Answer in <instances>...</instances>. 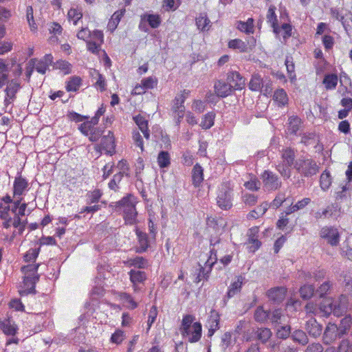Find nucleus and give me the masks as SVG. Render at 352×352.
<instances>
[{
    "label": "nucleus",
    "mask_w": 352,
    "mask_h": 352,
    "mask_svg": "<svg viewBox=\"0 0 352 352\" xmlns=\"http://www.w3.org/2000/svg\"><path fill=\"white\" fill-rule=\"evenodd\" d=\"M268 204L267 203H263L260 206H257L255 209L251 210L247 215L248 219H258L263 216L267 210Z\"/></svg>",
    "instance_id": "nucleus-35"
},
{
    "label": "nucleus",
    "mask_w": 352,
    "mask_h": 352,
    "mask_svg": "<svg viewBox=\"0 0 352 352\" xmlns=\"http://www.w3.org/2000/svg\"><path fill=\"white\" fill-rule=\"evenodd\" d=\"M333 287V283L330 280H326L316 289V293L320 297H323L328 294L331 288Z\"/></svg>",
    "instance_id": "nucleus-53"
},
{
    "label": "nucleus",
    "mask_w": 352,
    "mask_h": 352,
    "mask_svg": "<svg viewBox=\"0 0 352 352\" xmlns=\"http://www.w3.org/2000/svg\"><path fill=\"white\" fill-rule=\"evenodd\" d=\"M204 180V168L197 163L192 170V182L195 187H199Z\"/></svg>",
    "instance_id": "nucleus-24"
},
{
    "label": "nucleus",
    "mask_w": 352,
    "mask_h": 352,
    "mask_svg": "<svg viewBox=\"0 0 352 352\" xmlns=\"http://www.w3.org/2000/svg\"><path fill=\"white\" fill-rule=\"evenodd\" d=\"M291 334V327L289 325L281 326L277 329L276 336L278 338L285 340Z\"/></svg>",
    "instance_id": "nucleus-60"
},
{
    "label": "nucleus",
    "mask_w": 352,
    "mask_h": 352,
    "mask_svg": "<svg viewBox=\"0 0 352 352\" xmlns=\"http://www.w3.org/2000/svg\"><path fill=\"white\" fill-rule=\"evenodd\" d=\"M9 72L10 64L6 59L0 58V89L8 82Z\"/></svg>",
    "instance_id": "nucleus-26"
},
{
    "label": "nucleus",
    "mask_w": 352,
    "mask_h": 352,
    "mask_svg": "<svg viewBox=\"0 0 352 352\" xmlns=\"http://www.w3.org/2000/svg\"><path fill=\"white\" fill-rule=\"evenodd\" d=\"M54 68L61 70L65 74H68L72 72V65L71 64L63 60H57L54 63Z\"/></svg>",
    "instance_id": "nucleus-54"
},
{
    "label": "nucleus",
    "mask_w": 352,
    "mask_h": 352,
    "mask_svg": "<svg viewBox=\"0 0 352 352\" xmlns=\"http://www.w3.org/2000/svg\"><path fill=\"white\" fill-rule=\"evenodd\" d=\"M348 297L345 294L340 295L336 300H325L320 305V309L326 315L333 313L335 316H339L345 312L348 307Z\"/></svg>",
    "instance_id": "nucleus-3"
},
{
    "label": "nucleus",
    "mask_w": 352,
    "mask_h": 352,
    "mask_svg": "<svg viewBox=\"0 0 352 352\" xmlns=\"http://www.w3.org/2000/svg\"><path fill=\"white\" fill-rule=\"evenodd\" d=\"M153 140L159 144L161 148L168 149L170 147V140L168 135L160 128L153 129Z\"/></svg>",
    "instance_id": "nucleus-15"
},
{
    "label": "nucleus",
    "mask_w": 352,
    "mask_h": 352,
    "mask_svg": "<svg viewBox=\"0 0 352 352\" xmlns=\"http://www.w3.org/2000/svg\"><path fill=\"white\" fill-rule=\"evenodd\" d=\"M330 14L331 16L336 20H338L341 22L343 28H344L346 32H349L350 30H351V27L349 25V20L352 21V13L349 12L348 14H346L345 15H342L340 12L338 8H331L330 9Z\"/></svg>",
    "instance_id": "nucleus-13"
},
{
    "label": "nucleus",
    "mask_w": 352,
    "mask_h": 352,
    "mask_svg": "<svg viewBox=\"0 0 352 352\" xmlns=\"http://www.w3.org/2000/svg\"><path fill=\"white\" fill-rule=\"evenodd\" d=\"M299 292L302 299L308 300L313 296L315 288L313 285H305L300 287Z\"/></svg>",
    "instance_id": "nucleus-49"
},
{
    "label": "nucleus",
    "mask_w": 352,
    "mask_h": 352,
    "mask_svg": "<svg viewBox=\"0 0 352 352\" xmlns=\"http://www.w3.org/2000/svg\"><path fill=\"white\" fill-rule=\"evenodd\" d=\"M135 234L137 235L138 245L135 248V252H145L149 248V240L148 234L141 231L138 228H135Z\"/></svg>",
    "instance_id": "nucleus-16"
},
{
    "label": "nucleus",
    "mask_w": 352,
    "mask_h": 352,
    "mask_svg": "<svg viewBox=\"0 0 352 352\" xmlns=\"http://www.w3.org/2000/svg\"><path fill=\"white\" fill-rule=\"evenodd\" d=\"M124 263L129 267L138 269H146L148 266V261L142 256L129 258Z\"/></svg>",
    "instance_id": "nucleus-31"
},
{
    "label": "nucleus",
    "mask_w": 352,
    "mask_h": 352,
    "mask_svg": "<svg viewBox=\"0 0 352 352\" xmlns=\"http://www.w3.org/2000/svg\"><path fill=\"white\" fill-rule=\"evenodd\" d=\"M282 316H283L280 309H275L272 312L269 311L268 320L272 324L279 323Z\"/></svg>",
    "instance_id": "nucleus-57"
},
{
    "label": "nucleus",
    "mask_w": 352,
    "mask_h": 352,
    "mask_svg": "<svg viewBox=\"0 0 352 352\" xmlns=\"http://www.w3.org/2000/svg\"><path fill=\"white\" fill-rule=\"evenodd\" d=\"M220 242V239H211L210 241L211 247L210 250V256L208 257V260L205 262L204 265H201L200 263H198L199 267L197 270V274H200L201 278H203V280H208L210 273L212 270V267L217 261V249L216 248L219 246Z\"/></svg>",
    "instance_id": "nucleus-2"
},
{
    "label": "nucleus",
    "mask_w": 352,
    "mask_h": 352,
    "mask_svg": "<svg viewBox=\"0 0 352 352\" xmlns=\"http://www.w3.org/2000/svg\"><path fill=\"white\" fill-rule=\"evenodd\" d=\"M214 91L216 96L221 98L231 96L235 91L232 87V83L228 82L226 80H217L214 83Z\"/></svg>",
    "instance_id": "nucleus-7"
},
{
    "label": "nucleus",
    "mask_w": 352,
    "mask_h": 352,
    "mask_svg": "<svg viewBox=\"0 0 352 352\" xmlns=\"http://www.w3.org/2000/svg\"><path fill=\"white\" fill-rule=\"evenodd\" d=\"M291 166H288L287 164L283 163L277 165L276 169L283 177L289 179L292 175V171L290 169Z\"/></svg>",
    "instance_id": "nucleus-56"
},
{
    "label": "nucleus",
    "mask_w": 352,
    "mask_h": 352,
    "mask_svg": "<svg viewBox=\"0 0 352 352\" xmlns=\"http://www.w3.org/2000/svg\"><path fill=\"white\" fill-rule=\"evenodd\" d=\"M210 21L206 13H201L196 18V25L198 29L202 31L208 30L210 28Z\"/></svg>",
    "instance_id": "nucleus-36"
},
{
    "label": "nucleus",
    "mask_w": 352,
    "mask_h": 352,
    "mask_svg": "<svg viewBox=\"0 0 352 352\" xmlns=\"http://www.w3.org/2000/svg\"><path fill=\"white\" fill-rule=\"evenodd\" d=\"M82 83V79L78 76H72L68 80L66 85L67 91H77Z\"/></svg>",
    "instance_id": "nucleus-41"
},
{
    "label": "nucleus",
    "mask_w": 352,
    "mask_h": 352,
    "mask_svg": "<svg viewBox=\"0 0 352 352\" xmlns=\"http://www.w3.org/2000/svg\"><path fill=\"white\" fill-rule=\"evenodd\" d=\"M228 47L231 49L238 50L240 52H248V45L241 39H232L229 41Z\"/></svg>",
    "instance_id": "nucleus-38"
},
{
    "label": "nucleus",
    "mask_w": 352,
    "mask_h": 352,
    "mask_svg": "<svg viewBox=\"0 0 352 352\" xmlns=\"http://www.w3.org/2000/svg\"><path fill=\"white\" fill-rule=\"evenodd\" d=\"M190 91L184 89L179 95L175 96L173 100V110L177 113L178 119L183 118L184 115L185 107L184 104L186 98L189 96Z\"/></svg>",
    "instance_id": "nucleus-9"
},
{
    "label": "nucleus",
    "mask_w": 352,
    "mask_h": 352,
    "mask_svg": "<svg viewBox=\"0 0 352 352\" xmlns=\"http://www.w3.org/2000/svg\"><path fill=\"white\" fill-rule=\"evenodd\" d=\"M276 7L274 6H270L267 14V22L271 24V26L273 28V31L275 34H278L280 32V28L278 25V20L277 16L275 13Z\"/></svg>",
    "instance_id": "nucleus-28"
},
{
    "label": "nucleus",
    "mask_w": 352,
    "mask_h": 352,
    "mask_svg": "<svg viewBox=\"0 0 352 352\" xmlns=\"http://www.w3.org/2000/svg\"><path fill=\"white\" fill-rule=\"evenodd\" d=\"M226 80L228 82L232 83V87L234 90H241L245 84L244 77L236 71L229 72Z\"/></svg>",
    "instance_id": "nucleus-14"
},
{
    "label": "nucleus",
    "mask_w": 352,
    "mask_h": 352,
    "mask_svg": "<svg viewBox=\"0 0 352 352\" xmlns=\"http://www.w3.org/2000/svg\"><path fill=\"white\" fill-rule=\"evenodd\" d=\"M237 28L241 32L247 34L252 33L254 31V20L252 18H249L247 21H239Z\"/></svg>",
    "instance_id": "nucleus-47"
},
{
    "label": "nucleus",
    "mask_w": 352,
    "mask_h": 352,
    "mask_svg": "<svg viewBox=\"0 0 352 352\" xmlns=\"http://www.w3.org/2000/svg\"><path fill=\"white\" fill-rule=\"evenodd\" d=\"M6 87L5 89L6 94L10 98H16V94L21 88V80L18 78H13L12 80H8L6 82Z\"/></svg>",
    "instance_id": "nucleus-21"
},
{
    "label": "nucleus",
    "mask_w": 352,
    "mask_h": 352,
    "mask_svg": "<svg viewBox=\"0 0 352 352\" xmlns=\"http://www.w3.org/2000/svg\"><path fill=\"white\" fill-rule=\"evenodd\" d=\"M40 276L36 274L35 276H32L31 274H28L27 276H24L23 277V287L19 291L21 296H27L30 294H36V284L39 280Z\"/></svg>",
    "instance_id": "nucleus-8"
},
{
    "label": "nucleus",
    "mask_w": 352,
    "mask_h": 352,
    "mask_svg": "<svg viewBox=\"0 0 352 352\" xmlns=\"http://www.w3.org/2000/svg\"><path fill=\"white\" fill-rule=\"evenodd\" d=\"M343 335L340 334L338 326L335 324H329L325 329L323 335V342L325 344H330Z\"/></svg>",
    "instance_id": "nucleus-11"
},
{
    "label": "nucleus",
    "mask_w": 352,
    "mask_h": 352,
    "mask_svg": "<svg viewBox=\"0 0 352 352\" xmlns=\"http://www.w3.org/2000/svg\"><path fill=\"white\" fill-rule=\"evenodd\" d=\"M339 281L342 282L344 291L352 296V273L342 272L340 275Z\"/></svg>",
    "instance_id": "nucleus-27"
},
{
    "label": "nucleus",
    "mask_w": 352,
    "mask_h": 352,
    "mask_svg": "<svg viewBox=\"0 0 352 352\" xmlns=\"http://www.w3.org/2000/svg\"><path fill=\"white\" fill-rule=\"evenodd\" d=\"M69 20L73 21V24L76 25L80 19L82 17V14L75 8H71L67 13Z\"/></svg>",
    "instance_id": "nucleus-59"
},
{
    "label": "nucleus",
    "mask_w": 352,
    "mask_h": 352,
    "mask_svg": "<svg viewBox=\"0 0 352 352\" xmlns=\"http://www.w3.org/2000/svg\"><path fill=\"white\" fill-rule=\"evenodd\" d=\"M142 20H146L152 28H157L161 23V19L159 15L151 14H142Z\"/></svg>",
    "instance_id": "nucleus-43"
},
{
    "label": "nucleus",
    "mask_w": 352,
    "mask_h": 352,
    "mask_svg": "<svg viewBox=\"0 0 352 352\" xmlns=\"http://www.w3.org/2000/svg\"><path fill=\"white\" fill-rule=\"evenodd\" d=\"M21 217L16 215V214H14L12 221V226L18 229L19 234L23 232L27 224V221H23Z\"/></svg>",
    "instance_id": "nucleus-51"
},
{
    "label": "nucleus",
    "mask_w": 352,
    "mask_h": 352,
    "mask_svg": "<svg viewBox=\"0 0 352 352\" xmlns=\"http://www.w3.org/2000/svg\"><path fill=\"white\" fill-rule=\"evenodd\" d=\"M30 64L35 67L36 70L41 74H45L49 67L41 60H36L34 58L30 60Z\"/></svg>",
    "instance_id": "nucleus-55"
},
{
    "label": "nucleus",
    "mask_w": 352,
    "mask_h": 352,
    "mask_svg": "<svg viewBox=\"0 0 352 352\" xmlns=\"http://www.w3.org/2000/svg\"><path fill=\"white\" fill-rule=\"evenodd\" d=\"M321 236L327 240L328 243L336 246L339 243L340 234L337 228L324 227L321 230Z\"/></svg>",
    "instance_id": "nucleus-12"
},
{
    "label": "nucleus",
    "mask_w": 352,
    "mask_h": 352,
    "mask_svg": "<svg viewBox=\"0 0 352 352\" xmlns=\"http://www.w3.org/2000/svg\"><path fill=\"white\" fill-rule=\"evenodd\" d=\"M100 149H102L108 155H112L116 153V144L113 133L109 131L107 135L102 137L100 144L98 146Z\"/></svg>",
    "instance_id": "nucleus-10"
},
{
    "label": "nucleus",
    "mask_w": 352,
    "mask_h": 352,
    "mask_svg": "<svg viewBox=\"0 0 352 352\" xmlns=\"http://www.w3.org/2000/svg\"><path fill=\"white\" fill-rule=\"evenodd\" d=\"M124 13L125 9H121L120 10H117L113 14L111 18L108 22L107 28L109 30L113 32L117 28V26Z\"/></svg>",
    "instance_id": "nucleus-30"
},
{
    "label": "nucleus",
    "mask_w": 352,
    "mask_h": 352,
    "mask_svg": "<svg viewBox=\"0 0 352 352\" xmlns=\"http://www.w3.org/2000/svg\"><path fill=\"white\" fill-rule=\"evenodd\" d=\"M245 278L240 275L236 277V280L231 283L230 287H228V292L225 296L224 298L230 299L234 297L237 294L240 293L241 291L242 286L243 285V281Z\"/></svg>",
    "instance_id": "nucleus-19"
},
{
    "label": "nucleus",
    "mask_w": 352,
    "mask_h": 352,
    "mask_svg": "<svg viewBox=\"0 0 352 352\" xmlns=\"http://www.w3.org/2000/svg\"><path fill=\"white\" fill-rule=\"evenodd\" d=\"M261 179L265 190H276L281 186V182L278 175L270 170H265L261 175Z\"/></svg>",
    "instance_id": "nucleus-6"
},
{
    "label": "nucleus",
    "mask_w": 352,
    "mask_h": 352,
    "mask_svg": "<svg viewBox=\"0 0 352 352\" xmlns=\"http://www.w3.org/2000/svg\"><path fill=\"white\" fill-rule=\"evenodd\" d=\"M263 83V79L258 74H254L252 76L250 83H249V88L252 91H259L261 89V85Z\"/></svg>",
    "instance_id": "nucleus-52"
},
{
    "label": "nucleus",
    "mask_w": 352,
    "mask_h": 352,
    "mask_svg": "<svg viewBox=\"0 0 352 352\" xmlns=\"http://www.w3.org/2000/svg\"><path fill=\"white\" fill-rule=\"evenodd\" d=\"M189 330V332L185 333L184 337H188V341L191 343L198 342L201 337V324L198 322H194Z\"/></svg>",
    "instance_id": "nucleus-22"
},
{
    "label": "nucleus",
    "mask_w": 352,
    "mask_h": 352,
    "mask_svg": "<svg viewBox=\"0 0 352 352\" xmlns=\"http://www.w3.org/2000/svg\"><path fill=\"white\" fill-rule=\"evenodd\" d=\"M292 340L302 345H305L308 343V338L306 333L302 330H296L292 334Z\"/></svg>",
    "instance_id": "nucleus-45"
},
{
    "label": "nucleus",
    "mask_w": 352,
    "mask_h": 352,
    "mask_svg": "<svg viewBox=\"0 0 352 352\" xmlns=\"http://www.w3.org/2000/svg\"><path fill=\"white\" fill-rule=\"evenodd\" d=\"M305 329L311 336L317 338L322 333V326L314 318H310L306 322Z\"/></svg>",
    "instance_id": "nucleus-20"
},
{
    "label": "nucleus",
    "mask_w": 352,
    "mask_h": 352,
    "mask_svg": "<svg viewBox=\"0 0 352 352\" xmlns=\"http://www.w3.org/2000/svg\"><path fill=\"white\" fill-rule=\"evenodd\" d=\"M219 320H220V316L219 313L215 310H212L210 311V318L208 322L210 324V326L212 327L219 329Z\"/></svg>",
    "instance_id": "nucleus-61"
},
{
    "label": "nucleus",
    "mask_w": 352,
    "mask_h": 352,
    "mask_svg": "<svg viewBox=\"0 0 352 352\" xmlns=\"http://www.w3.org/2000/svg\"><path fill=\"white\" fill-rule=\"evenodd\" d=\"M352 324V317L349 315L343 318L340 322L339 327L338 329L340 331V334L345 335L348 331L349 330Z\"/></svg>",
    "instance_id": "nucleus-42"
},
{
    "label": "nucleus",
    "mask_w": 352,
    "mask_h": 352,
    "mask_svg": "<svg viewBox=\"0 0 352 352\" xmlns=\"http://www.w3.org/2000/svg\"><path fill=\"white\" fill-rule=\"evenodd\" d=\"M287 289L283 287H277L269 289L267 292L268 298L276 304L280 303L285 298Z\"/></svg>",
    "instance_id": "nucleus-18"
},
{
    "label": "nucleus",
    "mask_w": 352,
    "mask_h": 352,
    "mask_svg": "<svg viewBox=\"0 0 352 352\" xmlns=\"http://www.w3.org/2000/svg\"><path fill=\"white\" fill-rule=\"evenodd\" d=\"M294 168L301 175L309 177L318 172L319 167L311 158L301 157L295 161Z\"/></svg>",
    "instance_id": "nucleus-4"
},
{
    "label": "nucleus",
    "mask_w": 352,
    "mask_h": 352,
    "mask_svg": "<svg viewBox=\"0 0 352 352\" xmlns=\"http://www.w3.org/2000/svg\"><path fill=\"white\" fill-rule=\"evenodd\" d=\"M123 176L124 175H121V173H118L115 174L109 183V188L116 191L118 189V184L122 181Z\"/></svg>",
    "instance_id": "nucleus-62"
},
{
    "label": "nucleus",
    "mask_w": 352,
    "mask_h": 352,
    "mask_svg": "<svg viewBox=\"0 0 352 352\" xmlns=\"http://www.w3.org/2000/svg\"><path fill=\"white\" fill-rule=\"evenodd\" d=\"M302 127V121L299 117L292 116L288 118L286 131L288 134L297 135L298 132L301 130Z\"/></svg>",
    "instance_id": "nucleus-17"
},
{
    "label": "nucleus",
    "mask_w": 352,
    "mask_h": 352,
    "mask_svg": "<svg viewBox=\"0 0 352 352\" xmlns=\"http://www.w3.org/2000/svg\"><path fill=\"white\" fill-rule=\"evenodd\" d=\"M322 82L327 89H334L338 84V76L334 74H327Z\"/></svg>",
    "instance_id": "nucleus-40"
},
{
    "label": "nucleus",
    "mask_w": 352,
    "mask_h": 352,
    "mask_svg": "<svg viewBox=\"0 0 352 352\" xmlns=\"http://www.w3.org/2000/svg\"><path fill=\"white\" fill-rule=\"evenodd\" d=\"M28 186V181L21 176L16 177L14 182V197H20Z\"/></svg>",
    "instance_id": "nucleus-25"
},
{
    "label": "nucleus",
    "mask_w": 352,
    "mask_h": 352,
    "mask_svg": "<svg viewBox=\"0 0 352 352\" xmlns=\"http://www.w3.org/2000/svg\"><path fill=\"white\" fill-rule=\"evenodd\" d=\"M338 352H352V343L348 340H342L338 348Z\"/></svg>",
    "instance_id": "nucleus-64"
},
{
    "label": "nucleus",
    "mask_w": 352,
    "mask_h": 352,
    "mask_svg": "<svg viewBox=\"0 0 352 352\" xmlns=\"http://www.w3.org/2000/svg\"><path fill=\"white\" fill-rule=\"evenodd\" d=\"M285 65L288 74V76L292 81L296 80V76L295 73V65L292 56H287L285 58Z\"/></svg>",
    "instance_id": "nucleus-50"
},
{
    "label": "nucleus",
    "mask_w": 352,
    "mask_h": 352,
    "mask_svg": "<svg viewBox=\"0 0 352 352\" xmlns=\"http://www.w3.org/2000/svg\"><path fill=\"white\" fill-rule=\"evenodd\" d=\"M273 98L278 103V107H283L288 102V97L283 89H278L274 91Z\"/></svg>",
    "instance_id": "nucleus-33"
},
{
    "label": "nucleus",
    "mask_w": 352,
    "mask_h": 352,
    "mask_svg": "<svg viewBox=\"0 0 352 352\" xmlns=\"http://www.w3.org/2000/svg\"><path fill=\"white\" fill-rule=\"evenodd\" d=\"M157 164L161 168H167L170 164V157L168 151H162L157 156Z\"/></svg>",
    "instance_id": "nucleus-39"
},
{
    "label": "nucleus",
    "mask_w": 352,
    "mask_h": 352,
    "mask_svg": "<svg viewBox=\"0 0 352 352\" xmlns=\"http://www.w3.org/2000/svg\"><path fill=\"white\" fill-rule=\"evenodd\" d=\"M1 328L3 332L7 336H14L17 333L18 327L14 321L10 318H7L1 321Z\"/></svg>",
    "instance_id": "nucleus-23"
},
{
    "label": "nucleus",
    "mask_w": 352,
    "mask_h": 352,
    "mask_svg": "<svg viewBox=\"0 0 352 352\" xmlns=\"http://www.w3.org/2000/svg\"><path fill=\"white\" fill-rule=\"evenodd\" d=\"M269 311L264 310L262 306H258L254 314V320L259 323H265L268 320Z\"/></svg>",
    "instance_id": "nucleus-37"
},
{
    "label": "nucleus",
    "mask_w": 352,
    "mask_h": 352,
    "mask_svg": "<svg viewBox=\"0 0 352 352\" xmlns=\"http://www.w3.org/2000/svg\"><path fill=\"white\" fill-rule=\"evenodd\" d=\"M215 113L212 111L208 112L204 115L200 126L204 129H209L214 125Z\"/></svg>",
    "instance_id": "nucleus-44"
},
{
    "label": "nucleus",
    "mask_w": 352,
    "mask_h": 352,
    "mask_svg": "<svg viewBox=\"0 0 352 352\" xmlns=\"http://www.w3.org/2000/svg\"><path fill=\"white\" fill-rule=\"evenodd\" d=\"M40 250V247L38 248H30L24 255V261L25 262L34 261L39 254Z\"/></svg>",
    "instance_id": "nucleus-58"
},
{
    "label": "nucleus",
    "mask_w": 352,
    "mask_h": 352,
    "mask_svg": "<svg viewBox=\"0 0 352 352\" xmlns=\"http://www.w3.org/2000/svg\"><path fill=\"white\" fill-rule=\"evenodd\" d=\"M129 275L135 289L138 284L142 283L146 279V274L143 271L131 270Z\"/></svg>",
    "instance_id": "nucleus-29"
},
{
    "label": "nucleus",
    "mask_w": 352,
    "mask_h": 352,
    "mask_svg": "<svg viewBox=\"0 0 352 352\" xmlns=\"http://www.w3.org/2000/svg\"><path fill=\"white\" fill-rule=\"evenodd\" d=\"M256 338L261 343H266L272 337V333L269 328L261 327L258 328L255 332Z\"/></svg>",
    "instance_id": "nucleus-32"
},
{
    "label": "nucleus",
    "mask_w": 352,
    "mask_h": 352,
    "mask_svg": "<svg viewBox=\"0 0 352 352\" xmlns=\"http://www.w3.org/2000/svg\"><path fill=\"white\" fill-rule=\"evenodd\" d=\"M136 204L137 200L135 197L132 194H128L120 201L110 204V207H112L116 212L123 214L125 224L132 226L136 224L138 222Z\"/></svg>",
    "instance_id": "nucleus-1"
},
{
    "label": "nucleus",
    "mask_w": 352,
    "mask_h": 352,
    "mask_svg": "<svg viewBox=\"0 0 352 352\" xmlns=\"http://www.w3.org/2000/svg\"><path fill=\"white\" fill-rule=\"evenodd\" d=\"M331 177L329 171L325 170L320 175V184L323 190H327L331 185Z\"/></svg>",
    "instance_id": "nucleus-46"
},
{
    "label": "nucleus",
    "mask_w": 352,
    "mask_h": 352,
    "mask_svg": "<svg viewBox=\"0 0 352 352\" xmlns=\"http://www.w3.org/2000/svg\"><path fill=\"white\" fill-rule=\"evenodd\" d=\"M295 157V151L293 148H286L282 151L281 157L283 160V163L287 164L288 166H294Z\"/></svg>",
    "instance_id": "nucleus-34"
},
{
    "label": "nucleus",
    "mask_w": 352,
    "mask_h": 352,
    "mask_svg": "<svg viewBox=\"0 0 352 352\" xmlns=\"http://www.w3.org/2000/svg\"><path fill=\"white\" fill-rule=\"evenodd\" d=\"M194 319L195 318L192 315H186L184 316L181 328V332L183 336H185V333L189 332V329L192 327Z\"/></svg>",
    "instance_id": "nucleus-48"
},
{
    "label": "nucleus",
    "mask_w": 352,
    "mask_h": 352,
    "mask_svg": "<svg viewBox=\"0 0 352 352\" xmlns=\"http://www.w3.org/2000/svg\"><path fill=\"white\" fill-rule=\"evenodd\" d=\"M217 204L224 210H229L232 206V191L226 185L222 186L218 190Z\"/></svg>",
    "instance_id": "nucleus-5"
},
{
    "label": "nucleus",
    "mask_w": 352,
    "mask_h": 352,
    "mask_svg": "<svg viewBox=\"0 0 352 352\" xmlns=\"http://www.w3.org/2000/svg\"><path fill=\"white\" fill-rule=\"evenodd\" d=\"M102 196V193L100 190L96 189L94 191L87 194V201L89 204L98 203Z\"/></svg>",
    "instance_id": "nucleus-63"
}]
</instances>
